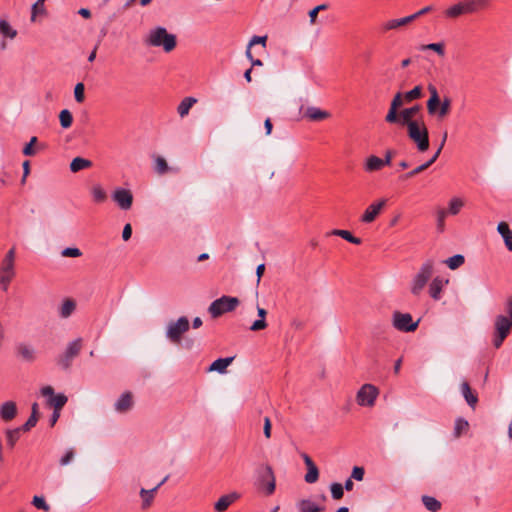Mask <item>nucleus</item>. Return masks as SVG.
<instances>
[{
    "label": "nucleus",
    "mask_w": 512,
    "mask_h": 512,
    "mask_svg": "<svg viewBox=\"0 0 512 512\" xmlns=\"http://www.w3.org/2000/svg\"><path fill=\"white\" fill-rule=\"evenodd\" d=\"M427 89L430 97L427 101V111L429 115L437 118L438 120L444 119L450 112L451 100L448 97L440 99L438 90L435 85L428 84Z\"/></svg>",
    "instance_id": "1"
},
{
    "label": "nucleus",
    "mask_w": 512,
    "mask_h": 512,
    "mask_svg": "<svg viewBox=\"0 0 512 512\" xmlns=\"http://www.w3.org/2000/svg\"><path fill=\"white\" fill-rule=\"evenodd\" d=\"M427 89L430 97L427 101V111L429 115L437 118L438 120L444 119L450 112L451 100L448 97L440 99L438 90L435 85L428 84Z\"/></svg>",
    "instance_id": "2"
},
{
    "label": "nucleus",
    "mask_w": 512,
    "mask_h": 512,
    "mask_svg": "<svg viewBox=\"0 0 512 512\" xmlns=\"http://www.w3.org/2000/svg\"><path fill=\"white\" fill-rule=\"evenodd\" d=\"M145 43L152 47H162L165 52H171L177 44L176 36L160 26L149 31Z\"/></svg>",
    "instance_id": "3"
},
{
    "label": "nucleus",
    "mask_w": 512,
    "mask_h": 512,
    "mask_svg": "<svg viewBox=\"0 0 512 512\" xmlns=\"http://www.w3.org/2000/svg\"><path fill=\"white\" fill-rule=\"evenodd\" d=\"M434 270L435 261L433 259H427L421 264L419 270L412 278L410 284V292L414 296H419L422 293L428 281L431 279Z\"/></svg>",
    "instance_id": "4"
},
{
    "label": "nucleus",
    "mask_w": 512,
    "mask_h": 512,
    "mask_svg": "<svg viewBox=\"0 0 512 512\" xmlns=\"http://www.w3.org/2000/svg\"><path fill=\"white\" fill-rule=\"evenodd\" d=\"M420 112V105H414L410 108H405L400 112H396V120L388 123L406 126V128H425L424 124L420 122Z\"/></svg>",
    "instance_id": "5"
},
{
    "label": "nucleus",
    "mask_w": 512,
    "mask_h": 512,
    "mask_svg": "<svg viewBox=\"0 0 512 512\" xmlns=\"http://www.w3.org/2000/svg\"><path fill=\"white\" fill-rule=\"evenodd\" d=\"M512 331V321L509 320L508 316L498 315L494 321V335L492 339L493 346L499 349L504 340L508 337Z\"/></svg>",
    "instance_id": "6"
},
{
    "label": "nucleus",
    "mask_w": 512,
    "mask_h": 512,
    "mask_svg": "<svg viewBox=\"0 0 512 512\" xmlns=\"http://www.w3.org/2000/svg\"><path fill=\"white\" fill-rule=\"evenodd\" d=\"M479 6L480 0H461L445 9L444 15L449 19H456L476 12Z\"/></svg>",
    "instance_id": "7"
},
{
    "label": "nucleus",
    "mask_w": 512,
    "mask_h": 512,
    "mask_svg": "<svg viewBox=\"0 0 512 512\" xmlns=\"http://www.w3.org/2000/svg\"><path fill=\"white\" fill-rule=\"evenodd\" d=\"M15 249L11 248L5 255L0 266V285L4 291H7L8 286L15 276Z\"/></svg>",
    "instance_id": "8"
},
{
    "label": "nucleus",
    "mask_w": 512,
    "mask_h": 512,
    "mask_svg": "<svg viewBox=\"0 0 512 512\" xmlns=\"http://www.w3.org/2000/svg\"><path fill=\"white\" fill-rule=\"evenodd\" d=\"M238 305L239 299L237 297L222 296L210 304L208 312L213 318H218L226 312L235 310Z\"/></svg>",
    "instance_id": "9"
},
{
    "label": "nucleus",
    "mask_w": 512,
    "mask_h": 512,
    "mask_svg": "<svg viewBox=\"0 0 512 512\" xmlns=\"http://www.w3.org/2000/svg\"><path fill=\"white\" fill-rule=\"evenodd\" d=\"M190 323L187 317L182 316L176 321H170L166 328V337L174 344H180L182 335L189 330Z\"/></svg>",
    "instance_id": "10"
},
{
    "label": "nucleus",
    "mask_w": 512,
    "mask_h": 512,
    "mask_svg": "<svg viewBox=\"0 0 512 512\" xmlns=\"http://www.w3.org/2000/svg\"><path fill=\"white\" fill-rule=\"evenodd\" d=\"M379 395V390L372 384H364L357 392L356 401L360 406L372 407Z\"/></svg>",
    "instance_id": "11"
},
{
    "label": "nucleus",
    "mask_w": 512,
    "mask_h": 512,
    "mask_svg": "<svg viewBox=\"0 0 512 512\" xmlns=\"http://www.w3.org/2000/svg\"><path fill=\"white\" fill-rule=\"evenodd\" d=\"M393 326L402 332H412L418 327L419 321L414 322L409 313L394 312Z\"/></svg>",
    "instance_id": "12"
},
{
    "label": "nucleus",
    "mask_w": 512,
    "mask_h": 512,
    "mask_svg": "<svg viewBox=\"0 0 512 512\" xmlns=\"http://www.w3.org/2000/svg\"><path fill=\"white\" fill-rule=\"evenodd\" d=\"M80 350H81V340L76 339V340L72 341L67 346L64 354L59 357L58 364L63 369H68L71 365L73 358L79 354Z\"/></svg>",
    "instance_id": "13"
},
{
    "label": "nucleus",
    "mask_w": 512,
    "mask_h": 512,
    "mask_svg": "<svg viewBox=\"0 0 512 512\" xmlns=\"http://www.w3.org/2000/svg\"><path fill=\"white\" fill-rule=\"evenodd\" d=\"M386 199H380L370 204L361 216V222L372 223L380 215L381 211L386 205Z\"/></svg>",
    "instance_id": "14"
},
{
    "label": "nucleus",
    "mask_w": 512,
    "mask_h": 512,
    "mask_svg": "<svg viewBox=\"0 0 512 512\" xmlns=\"http://www.w3.org/2000/svg\"><path fill=\"white\" fill-rule=\"evenodd\" d=\"M112 199L122 210H129L133 203L132 192L124 188L115 189L112 194Z\"/></svg>",
    "instance_id": "15"
},
{
    "label": "nucleus",
    "mask_w": 512,
    "mask_h": 512,
    "mask_svg": "<svg viewBox=\"0 0 512 512\" xmlns=\"http://www.w3.org/2000/svg\"><path fill=\"white\" fill-rule=\"evenodd\" d=\"M449 284V279L443 276H436L432 279L428 287L430 297L438 301L442 298L444 288Z\"/></svg>",
    "instance_id": "16"
},
{
    "label": "nucleus",
    "mask_w": 512,
    "mask_h": 512,
    "mask_svg": "<svg viewBox=\"0 0 512 512\" xmlns=\"http://www.w3.org/2000/svg\"><path fill=\"white\" fill-rule=\"evenodd\" d=\"M331 117V113L326 110H321L320 108L310 106L305 109L303 112V118L308 119L311 122H321L325 119Z\"/></svg>",
    "instance_id": "17"
},
{
    "label": "nucleus",
    "mask_w": 512,
    "mask_h": 512,
    "mask_svg": "<svg viewBox=\"0 0 512 512\" xmlns=\"http://www.w3.org/2000/svg\"><path fill=\"white\" fill-rule=\"evenodd\" d=\"M410 138L417 144L418 150L424 152L429 147L427 130H408Z\"/></svg>",
    "instance_id": "18"
},
{
    "label": "nucleus",
    "mask_w": 512,
    "mask_h": 512,
    "mask_svg": "<svg viewBox=\"0 0 512 512\" xmlns=\"http://www.w3.org/2000/svg\"><path fill=\"white\" fill-rule=\"evenodd\" d=\"M168 479V476H166L156 487H154L153 489H150V490H146L144 488H142L139 492L140 494V497L142 499V504H141V508L143 510H146L148 509L153 501H154V497H155V493L157 492V490L167 481Z\"/></svg>",
    "instance_id": "19"
},
{
    "label": "nucleus",
    "mask_w": 512,
    "mask_h": 512,
    "mask_svg": "<svg viewBox=\"0 0 512 512\" xmlns=\"http://www.w3.org/2000/svg\"><path fill=\"white\" fill-rule=\"evenodd\" d=\"M406 103L404 94L401 92H398L395 94L391 101L389 112L386 115V121L387 122H393L396 120V112H398V109L402 107Z\"/></svg>",
    "instance_id": "20"
},
{
    "label": "nucleus",
    "mask_w": 512,
    "mask_h": 512,
    "mask_svg": "<svg viewBox=\"0 0 512 512\" xmlns=\"http://www.w3.org/2000/svg\"><path fill=\"white\" fill-rule=\"evenodd\" d=\"M446 133L444 134L443 136V140H442V143L440 144L439 148L437 149V151L435 152V154L425 163L419 165L418 167H416L415 169H413L412 171L408 172L404 178L405 179H408V178H411V177H414L415 175L425 171L427 168H429L435 161L436 159L438 158L441 150H442V147L444 145V142L446 140Z\"/></svg>",
    "instance_id": "21"
},
{
    "label": "nucleus",
    "mask_w": 512,
    "mask_h": 512,
    "mask_svg": "<svg viewBox=\"0 0 512 512\" xmlns=\"http://www.w3.org/2000/svg\"><path fill=\"white\" fill-rule=\"evenodd\" d=\"M46 149V144L38 140L37 137H32L28 143L23 147L22 153L25 156H35L41 151Z\"/></svg>",
    "instance_id": "22"
},
{
    "label": "nucleus",
    "mask_w": 512,
    "mask_h": 512,
    "mask_svg": "<svg viewBox=\"0 0 512 512\" xmlns=\"http://www.w3.org/2000/svg\"><path fill=\"white\" fill-rule=\"evenodd\" d=\"M239 498H240V494L237 492H232V493L223 495L214 504V509L216 512H224L228 509V507L231 504H233Z\"/></svg>",
    "instance_id": "23"
},
{
    "label": "nucleus",
    "mask_w": 512,
    "mask_h": 512,
    "mask_svg": "<svg viewBox=\"0 0 512 512\" xmlns=\"http://www.w3.org/2000/svg\"><path fill=\"white\" fill-rule=\"evenodd\" d=\"M303 460L308 470L304 477L305 481L309 484L317 482L319 478V470L317 466L307 454H303Z\"/></svg>",
    "instance_id": "24"
},
{
    "label": "nucleus",
    "mask_w": 512,
    "mask_h": 512,
    "mask_svg": "<svg viewBox=\"0 0 512 512\" xmlns=\"http://www.w3.org/2000/svg\"><path fill=\"white\" fill-rule=\"evenodd\" d=\"M385 167V164L382 160V158L376 156V155H370L368 156L364 163H363V169L366 173H374L382 170Z\"/></svg>",
    "instance_id": "25"
},
{
    "label": "nucleus",
    "mask_w": 512,
    "mask_h": 512,
    "mask_svg": "<svg viewBox=\"0 0 512 512\" xmlns=\"http://www.w3.org/2000/svg\"><path fill=\"white\" fill-rule=\"evenodd\" d=\"M17 415V405L14 401H6L0 405V418L4 422L13 420Z\"/></svg>",
    "instance_id": "26"
},
{
    "label": "nucleus",
    "mask_w": 512,
    "mask_h": 512,
    "mask_svg": "<svg viewBox=\"0 0 512 512\" xmlns=\"http://www.w3.org/2000/svg\"><path fill=\"white\" fill-rule=\"evenodd\" d=\"M133 395L131 392L123 393L115 402V410L119 413H126L133 407Z\"/></svg>",
    "instance_id": "27"
},
{
    "label": "nucleus",
    "mask_w": 512,
    "mask_h": 512,
    "mask_svg": "<svg viewBox=\"0 0 512 512\" xmlns=\"http://www.w3.org/2000/svg\"><path fill=\"white\" fill-rule=\"evenodd\" d=\"M266 495H272L276 488V479L271 466H266V474L262 477Z\"/></svg>",
    "instance_id": "28"
},
{
    "label": "nucleus",
    "mask_w": 512,
    "mask_h": 512,
    "mask_svg": "<svg viewBox=\"0 0 512 512\" xmlns=\"http://www.w3.org/2000/svg\"><path fill=\"white\" fill-rule=\"evenodd\" d=\"M298 512H324L325 508L310 499H301L296 503Z\"/></svg>",
    "instance_id": "29"
},
{
    "label": "nucleus",
    "mask_w": 512,
    "mask_h": 512,
    "mask_svg": "<svg viewBox=\"0 0 512 512\" xmlns=\"http://www.w3.org/2000/svg\"><path fill=\"white\" fill-rule=\"evenodd\" d=\"M497 231L501 235L505 247L512 251V230L510 229L507 222H500L497 226Z\"/></svg>",
    "instance_id": "30"
},
{
    "label": "nucleus",
    "mask_w": 512,
    "mask_h": 512,
    "mask_svg": "<svg viewBox=\"0 0 512 512\" xmlns=\"http://www.w3.org/2000/svg\"><path fill=\"white\" fill-rule=\"evenodd\" d=\"M234 357L218 358L208 368V372H218L224 374L228 366L233 362Z\"/></svg>",
    "instance_id": "31"
},
{
    "label": "nucleus",
    "mask_w": 512,
    "mask_h": 512,
    "mask_svg": "<svg viewBox=\"0 0 512 512\" xmlns=\"http://www.w3.org/2000/svg\"><path fill=\"white\" fill-rule=\"evenodd\" d=\"M413 21L414 20L411 15H408V16H405V17L399 18V19H391V20L386 21L383 24V29L385 31L396 30L402 26H405V25L413 22Z\"/></svg>",
    "instance_id": "32"
},
{
    "label": "nucleus",
    "mask_w": 512,
    "mask_h": 512,
    "mask_svg": "<svg viewBox=\"0 0 512 512\" xmlns=\"http://www.w3.org/2000/svg\"><path fill=\"white\" fill-rule=\"evenodd\" d=\"M92 166L93 163L91 160L82 157H76L71 161L69 168L71 172L77 173L82 170L89 169Z\"/></svg>",
    "instance_id": "33"
},
{
    "label": "nucleus",
    "mask_w": 512,
    "mask_h": 512,
    "mask_svg": "<svg viewBox=\"0 0 512 512\" xmlns=\"http://www.w3.org/2000/svg\"><path fill=\"white\" fill-rule=\"evenodd\" d=\"M195 97H185L177 107V113L181 118H184L189 114L190 109L197 103Z\"/></svg>",
    "instance_id": "34"
},
{
    "label": "nucleus",
    "mask_w": 512,
    "mask_h": 512,
    "mask_svg": "<svg viewBox=\"0 0 512 512\" xmlns=\"http://www.w3.org/2000/svg\"><path fill=\"white\" fill-rule=\"evenodd\" d=\"M76 309V302L75 300L71 298L65 299L60 308H59V315L61 318H68L70 317Z\"/></svg>",
    "instance_id": "35"
},
{
    "label": "nucleus",
    "mask_w": 512,
    "mask_h": 512,
    "mask_svg": "<svg viewBox=\"0 0 512 512\" xmlns=\"http://www.w3.org/2000/svg\"><path fill=\"white\" fill-rule=\"evenodd\" d=\"M18 355L27 362H32L35 359V350L32 346L27 344H20L17 348Z\"/></svg>",
    "instance_id": "36"
},
{
    "label": "nucleus",
    "mask_w": 512,
    "mask_h": 512,
    "mask_svg": "<svg viewBox=\"0 0 512 512\" xmlns=\"http://www.w3.org/2000/svg\"><path fill=\"white\" fill-rule=\"evenodd\" d=\"M257 313L260 319L253 322V324L250 327L251 331H260L267 327V323L265 320V317L267 315V311L264 308L257 307Z\"/></svg>",
    "instance_id": "37"
},
{
    "label": "nucleus",
    "mask_w": 512,
    "mask_h": 512,
    "mask_svg": "<svg viewBox=\"0 0 512 512\" xmlns=\"http://www.w3.org/2000/svg\"><path fill=\"white\" fill-rule=\"evenodd\" d=\"M469 430V423L462 417H459L455 421L453 435L455 438H459L465 435Z\"/></svg>",
    "instance_id": "38"
},
{
    "label": "nucleus",
    "mask_w": 512,
    "mask_h": 512,
    "mask_svg": "<svg viewBox=\"0 0 512 512\" xmlns=\"http://www.w3.org/2000/svg\"><path fill=\"white\" fill-rule=\"evenodd\" d=\"M0 34L3 38L12 40L17 36V30L14 29L7 20L0 19Z\"/></svg>",
    "instance_id": "39"
},
{
    "label": "nucleus",
    "mask_w": 512,
    "mask_h": 512,
    "mask_svg": "<svg viewBox=\"0 0 512 512\" xmlns=\"http://www.w3.org/2000/svg\"><path fill=\"white\" fill-rule=\"evenodd\" d=\"M461 390L467 403L474 408L478 402L477 395L472 393L471 388L467 382L462 383Z\"/></svg>",
    "instance_id": "40"
},
{
    "label": "nucleus",
    "mask_w": 512,
    "mask_h": 512,
    "mask_svg": "<svg viewBox=\"0 0 512 512\" xmlns=\"http://www.w3.org/2000/svg\"><path fill=\"white\" fill-rule=\"evenodd\" d=\"M91 195L93 201L96 203H103L107 199V193L100 184H95L92 186Z\"/></svg>",
    "instance_id": "41"
},
{
    "label": "nucleus",
    "mask_w": 512,
    "mask_h": 512,
    "mask_svg": "<svg viewBox=\"0 0 512 512\" xmlns=\"http://www.w3.org/2000/svg\"><path fill=\"white\" fill-rule=\"evenodd\" d=\"M67 400L64 394H57L48 399V404L53 407L54 410H61L67 403Z\"/></svg>",
    "instance_id": "42"
},
{
    "label": "nucleus",
    "mask_w": 512,
    "mask_h": 512,
    "mask_svg": "<svg viewBox=\"0 0 512 512\" xmlns=\"http://www.w3.org/2000/svg\"><path fill=\"white\" fill-rule=\"evenodd\" d=\"M331 234L339 236L350 243L356 245L361 244V239L353 236L348 230L335 229L331 232Z\"/></svg>",
    "instance_id": "43"
},
{
    "label": "nucleus",
    "mask_w": 512,
    "mask_h": 512,
    "mask_svg": "<svg viewBox=\"0 0 512 512\" xmlns=\"http://www.w3.org/2000/svg\"><path fill=\"white\" fill-rule=\"evenodd\" d=\"M464 262V256L461 254H456L443 261V263L446 264L451 270H456L461 265H463Z\"/></svg>",
    "instance_id": "44"
},
{
    "label": "nucleus",
    "mask_w": 512,
    "mask_h": 512,
    "mask_svg": "<svg viewBox=\"0 0 512 512\" xmlns=\"http://www.w3.org/2000/svg\"><path fill=\"white\" fill-rule=\"evenodd\" d=\"M463 205L464 202L462 199L458 197L452 198L449 202V206L448 209H446V211H448V215H457L460 212Z\"/></svg>",
    "instance_id": "45"
},
{
    "label": "nucleus",
    "mask_w": 512,
    "mask_h": 512,
    "mask_svg": "<svg viewBox=\"0 0 512 512\" xmlns=\"http://www.w3.org/2000/svg\"><path fill=\"white\" fill-rule=\"evenodd\" d=\"M403 94H404L406 103H410V102L422 97L423 89L420 85H417L412 90L407 91Z\"/></svg>",
    "instance_id": "46"
},
{
    "label": "nucleus",
    "mask_w": 512,
    "mask_h": 512,
    "mask_svg": "<svg viewBox=\"0 0 512 512\" xmlns=\"http://www.w3.org/2000/svg\"><path fill=\"white\" fill-rule=\"evenodd\" d=\"M422 502L424 506L432 512H436L441 507V503L434 497L430 496H423Z\"/></svg>",
    "instance_id": "47"
},
{
    "label": "nucleus",
    "mask_w": 512,
    "mask_h": 512,
    "mask_svg": "<svg viewBox=\"0 0 512 512\" xmlns=\"http://www.w3.org/2000/svg\"><path fill=\"white\" fill-rule=\"evenodd\" d=\"M20 432L21 430L19 428L9 429L6 431L7 443L10 448H13L16 442L19 440Z\"/></svg>",
    "instance_id": "48"
},
{
    "label": "nucleus",
    "mask_w": 512,
    "mask_h": 512,
    "mask_svg": "<svg viewBox=\"0 0 512 512\" xmlns=\"http://www.w3.org/2000/svg\"><path fill=\"white\" fill-rule=\"evenodd\" d=\"M46 0H37L31 8V21L34 22L36 20V16L38 14L45 13L44 3Z\"/></svg>",
    "instance_id": "49"
},
{
    "label": "nucleus",
    "mask_w": 512,
    "mask_h": 512,
    "mask_svg": "<svg viewBox=\"0 0 512 512\" xmlns=\"http://www.w3.org/2000/svg\"><path fill=\"white\" fill-rule=\"evenodd\" d=\"M59 121L63 128H68L73 121L71 112L67 109L62 110L59 114Z\"/></svg>",
    "instance_id": "50"
},
{
    "label": "nucleus",
    "mask_w": 512,
    "mask_h": 512,
    "mask_svg": "<svg viewBox=\"0 0 512 512\" xmlns=\"http://www.w3.org/2000/svg\"><path fill=\"white\" fill-rule=\"evenodd\" d=\"M169 170L166 160L163 157H156L155 159V171L162 175L165 174Z\"/></svg>",
    "instance_id": "51"
},
{
    "label": "nucleus",
    "mask_w": 512,
    "mask_h": 512,
    "mask_svg": "<svg viewBox=\"0 0 512 512\" xmlns=\"http://www.w3.org/2000/svg\"><path fill=\"white\" fill-rule=\"evenodd\" d=\"M448 215V211H446V209H438L437 210V213H436V217H437V229L442 232L444 230V227H445V218L447 217Z\"/></svg>",
    "instance_id": "52"
},
{
    "label": "nucleus",
    "mask_w": 512,
    "mask_h": 512,
    "mask_svg": "<svg viewBox=\"0 0 512 512\" xmlns=\"http://www.w3.org/2000/svg\"><path fill=\"white\" fill-rule=\"evenodd\" d=\"M421 50H433L435 51L439 56H443L444 55V44L443 43H431V44H426V45H422Z\"/></svg>",
    "instance_id": "53"
},
{
    "label": "nucleus",
    "mask_w": 512,
    "mask_h": 512,
    "mask_svg": "<svg viewBox=\"0 0 512 512\" xmlns=\"http://www.w3.org/2000/svg\"><path fill=\"white\" fill-rule=\"evenodd\" d=\"M332 498L339 500L344 495L343 486L340 483H332L330 486Z\"/></svg>",
    "instance_id": "54"
},
{
    "label": "nucleus",
    "mask_w": 512,
    "mask_h": 512,
    "mask_svg": "<svg viewBox=\"0 0 512 512\" xmlns=\"http://www.w3.org/2000/svg\"><path fill=\"white\" fill-rule=\"evenodd\" d=\"M84 90H85V87H84L83 83L76 84V86L74 88V97H75L76 102L82 103L84 101V98H85Z\"/></svg>",
    "instance_id": "55"
},
{
    "label": "nucleus",
    "mask_w": 512,
    "mask_h": 512,
    "mask_svg": "<svg viewBox=\"0 0 512 512\" xmlns=\"http://www.w3.org/2000/svg\"><path fill=\"white\" fill-rule=\"evenodd\" d=\"M327 8H328V6L326 4H321V5H318L315 8H313L311 11H309L310 24H312V25L315 24L316 18H317V15H319V12L326 10Z\"/></svg>",
    "instance_id": "56"
},
{
    "label": "nucleus",
    "mask_w": 512,
    "mask_h": 512,
    "mask_svg": "<svg viewBox=\"0 0 512 512\" xmlns=\"http://www.w3.org/2000/svg\"><path fill=\"white\" fill-rule=\"evenodd\" d=\"M32 504L37 509H42L44 511H49L50 506L46 503L45 499L41 496H34L32 500Z\"/></svg>",
    "instance_id": "57"
},
{
    "label": "nucleus",
    "mask_w": 512,
    "mask_h": 512,
    "mask_svg": "<svg viewBox=\"0 0 512 512\" xmlns=\"http://www.w3.org/2000/svg\"><path fill=\"white\" fill-rule=\"evenodd\" d=\"M37 422H38V417H35L34 415H30L28 420L21 427H19V429L23 432H28L33 427L36 426Z\"/></svg>",
    "instance_id": "58"
},
{
    "label": "nucleus",
    "mask_w": 512,
    "mask_h": 512,
    "mask_svg": "<svg viewBox=\"0 0 512 512\" xmlns=\"http://www.w3.org/2000/svg\"><path fill=\"white\" fill-rule=\"evenodd\" d=\"M62 256L64 257H73V258H76V257H80L82 255V252L78 249V248H71V247H68V248H65L63 251H62Z\"/></svg>",
    "instance_id": "59"
},
{
    "label": "nucleus",
    "mask_w": 512,
    "mask_h": 512,
    "mask_svg": "<svg viewBox=\"0 0 512 512\" xmlns=\"http://www.w3.org/2000/svg\"><path fill=\"white\" fill-rule=\"evenodd\" d=\"M364 469L362 467L355 466L352 470L351 478L357 481H362L364 478Z\"/></svg>",
    "instance_id": "60"
},
{
    "label": "nucleus",
    "mask_w": 512,
    "mask_h": 512,
    "mask_svg": "<svg viewBox=\"0 0 512 512\" xmlns=\"http://www.w3.org/2000/svg\"><path fill=\"white\" fill-rule=\"evenodd\" d=\"M267 40V36H253L251 40L249 41V48H251L253 45L256 44H262L265 46Z\"/></svg>",
    "instance_id": "61"
},
{
    "label": "nucleus",
    "mask_w": 512,
    "mask_h": 512,
    "mask_svg": "<svg viewBox=\"0 0 512 512\" xmlns=\"http://www.w3.org/2000/svg\"><path fill=\"white\" fill-rule=\"evenodd\" d=\"M73 457H74L73 450L67 451L66 454L61 458L60 464L63 466L69 464L71 462V460L73 459Z\"/></svg>",
    "instance_id": "62"
},
{
    "label": "nucleus",
    "mask_w": 512,
    "mask_h": 512,
    "mask_svg": "<svg viewBox=\"0 0 512 512\" xmlns=\"http://www.w3.org/2000/svg\"><path fill=\"white\" fill-rule=\"evenodd\" d=\"M291 327L295 330H302L305 327V322L299 318H294L291 321Z\"/></svg>",
    "instance_id": "63"
},
{
    "label": "nucleus",
    "mask_w": 512,
    "mask_h": 512,
    "mask_svg": "<svg viewBox=\"0 0 512 512\" xmlns=\"http://www.w3.org/2000/svg\"><path fill=\"white\" fill-rule=\"evenodd\" d=\"M505 311L507 313L509 320L512 321V297H509L506 303Z\"/></svg>",
    "instance_id": "64"
}]
</instances>
